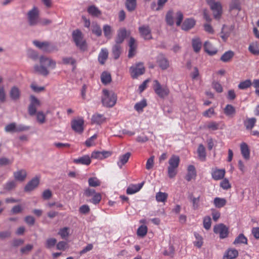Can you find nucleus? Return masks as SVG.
<instances>
[{
    "label": "nucleus",
    "mask_w": 259,
    "mask_h": 259,
    "mask_svg": "<svg viewBox=\"0 0 259 259\" xmlns=\"http://www.w3.org/2000/svg\"><path fill=\"white\" fill-rule=\"evenodd\" d=\"M39 63L40 65H35L34 66V70L45 76L50 73L48 68L55 69L56 65L55 61L45 56H41L39 57Z\"/></svg>",
    "instance_id": "obj_1"
},
{
    "label": "nucleus",
    "mask_w": 259,
    "mask_h": 259,
    "mask_svg": "<svg viewBox=\"0 0 259 259\" xmlns=\"http://www.w3.org/2000/svg\"><path fill=\"white\" fill-rule=\"evenodd\" d=\"M117 101V96L112 90L103 89L101 102L104 106L106 107H112L115 105Z\"/></svg>",
    "instance_id": "obj_2"
},
{
    "label": "nucleus",
    "mask_w": 259,
    "mask_h": 259,
    "mask_svg": "<svg viewBox=\"0 0 259 259\" xmlns=\"http://www.w3.org/2000/svg\"><path fill=\"white\" fill-rule=\"evenodd\" d=\"M72 37L76 46L81 51L84 52L88 50V46L86 41L84 39L83 34L79 29L73 31Z\"/></svg>",
    "instance_id": "obj_3"
},
{
    "label": "nucleus",
    "mask_w": 259,
    "mask_h": 259,
    "mask_svg": "<svg viewBox=\"0 0 259 259\" xmlns=\"http://www.w3.org/2000/svg\"><path fill=\"white\" fill-rule=\"evenodd\" d=\"M180 162V157L176 155H172L169 159L167 175L169 178L172 179L177 175Z\"/></svg>",
    "instance_id": "obj_4"
},
{
    "label": "nucleus",
    "mask_w": 259,
    "mask_h": 259,
    "mask_svg": "<svg viewBox=\"0 0 259 259\" xmlns=\"http://www.w3.org/2000/svg\"><path fill=\"white\" fill-rule=\"evenodd\" d=\"M206 1L212 12L214 18L216 20H220L223 14V8L221 3L215 2V0Z\"/></svg>",
    "instance_id": "obj_5"
},
{
    "label": "nucleus",
    "mask_w": 259,
    "mask_h": 259,
    "mask_svg": "<svg viewBox=\"0 0 259 259\" xmlns=\"http://www.w3.org/2000/svg\"><path fill=\"white\" fill-rule=\"evenodd\" d=\"M153 89L155 93L161 98H164L168 95L169 90L166 85L162 86L157 80L153 81Z\"/></svg>",
    "instance_id": "obj_6"
},
{
    "label": "nucleus",
    "mask_w": 259,
    "mask_h": 259,
    "mask_svg": "<svg viewBox=\"0 0 259 259\" xmlns=\"http://www.w3.org/2000/svg\"><path fill=\"white\" fill-rule=\"evenodd\" d=\"M39 19V11L36 7H34L27 13L28 22L30 26L37 24Z\"/></svg>",
    "instance_id": "obj_7"
},
{
    "label": "nucleus",
    "mask_w": 259,
    "mask_h": 259,
    "mask_svg": "<svg viewBox=\"0 0 259 259\" xmlns=\"http://www.w3.org/2000/svg\"><path fill=\"white\" fill-rule=\"evenodd\" d=\"M131 76L133 78H136L139 76L142 75L145 71V68L143 64L141 62L136 63L130 68Z\"/></svg>",
    "instance_id": "obj_8"
},
{
    "label": "nucleus",
    "mask_w": 259,
    "mask_h": 259,
    "mask_svg": "<svg viewBox=\"0 0 259 259\" xmlns=\"http://www.w3.org/2000/svg\"><path fill=\"white\" fill-rule=\"evenodd\" d=\"M213 232L215 234H219L221 239L227 237L229 233L228 228L222 223L215 225L213 227Z\"/></svg>",
    "instance_id": "obj_9"
},
{
    "label": "nucleus",
    "mask_w": 259,
    "mask_h": 259,
    "mask_svg": "<svg viewBox=\"0 0 259 259\" xmlns=\"http://www.w3.org/2000/svg\"><path fill=\"white\" fill-rule=\"evenodd\" d=\"M84 120L82 118L73 119L71 121V125L72 130L76 133L81 134L84 131Z\"/></svg>",
    "instance_id": "obj_10"
},
{
    "label": "nucleus",
    "mask_w": 259,
    "mask_h": 259,
    "mask_svg": "<svg viewBox=\"0 0 259 259\" xmlns=\"http://www.w3.org/2000/svg\"><path fill=\"white\" fill-rule=\"evenodd\" d=\"M30 103L28 106V113L31 116H33L36 113V108L39 106V101L34 96H30Z\"/></svg>",
    "instance_id": "obj_11"
},
{
    "label": "nucleus",
    "mask_w": 259,
    "mask_h": 259,
    "mask_svg": "<svg viewBox=\"0 0 259 259\" xmlns=\"http://www.w3.org/2000/svg\"><path fill=\"white\" fill-rule=\"evenodd\" d=\"M33 44L37 48L45 52L50 53L52 51L50 43L48 41H40L35 40L33 41Z\"/></svg>",
    "instance_id": "obj_12"
},
{
    "label": "nucleus",
    "mask_w": 259,
    "mask_h": 259,
    "mask_svg": "<svg viewBox=\"0 0 259 259\" xmlns=\"http://www.w3.org/2000/svg\"><path fill=\"white\" fill-rule=\"evenodd\" d=\"M139 31L144 39L149 40L152 38L151 30L148 25H142L139 27Z\"/></svg>",
    "instance_id": "obj_13"
},
{
    "label": "nucleus",
    "mask_w": 259,
    "mask_h": 259,
    "mask_svg": "<svg viewBox=\"0 0 259 259\" xmlns=\"http://www.w3.org/2000/svg\"><path fill=\"white\" fill-rule=\"evenodd\" d=\"M156 63L162 70H165L169 67V61L163 54H159L156 57Z\"/></svg>",
    "instance_id": "obj_14"
},
{
    "label": "nucleus",
    "mask_w": 259,
    "mask_h": 259,
    "mask_svg": "<svg viewBox=\"0 0 259 259\" xmlns=\"http://www.w3.org/2000/svg\"><path fill=\"white\" fill-rule=\"evenodd\" d=\"M112 152L109 151H95L92 152L91 158L100 160L106 158L110 156Z\"/></svg>",
    "instance_id": "obj_15"
},
{
    "label": "nucleus",
    "mask_w": 259,
    "mask_h": 259,
    "mask_svg": "<svg viewBox=\"0 0 259 259\" xmlns=\"http://www.w3.org/2000/svg\"><path fill=\"white\" fill-rule=\"evenodd\" d=\"M226 170L225 169H219L218 168H215L212 170L211 177L214 180L219 181L224 178Z\"/></svg>",
    "instance_id": "obj_16"
},
{
    "label": "nucleus",
    "mask_w": 259,
    "mask_h": 259,
    "mask_svg": "<svg viewBox=\"0 0 259 259\" xmlns=\"http://www.w3.org/2000/svg\"><path fill=\"white\" fill-rule=\"evenodd\" d=\"M39 183V179L38 177H36L32 179L28 182L24 187V191L25 192H30L36 188Z\"/></svg>",
    "instance_id": "obj_17"
},
{
    "label": "nucleus",
    "mask_w": 259,
    "mask_h": 259,
    "mask_svg": "<svg viewBox=\"0 0 259 259\" xmlns=\"http://www.w3.org/2000/svg\"><path fill=\"white\" fill-rule=\"evenodd\" d=\"M196 21L194 18H189L186 19L181 25V28L185 31H188L194 27Z\"/></svg>",
    "instance_id": "obj_18"
},
{
    "label": "nucleus",
    "mask_w": 259,
    "mask_h": 259,
    "mask_svg": "<svg viewBox=\"0 0 259 259\" xmlns=\"http://www.w3.org/2000/svg\"><path fill=\"white\" fill-rule=\"evenodd\" d=\"M9 95L12 100H19L21 97V91L17 86H13L10 90Z\"/></svg>",
    "instance_id": "obj_19"
},
{
    "label": "nucleus",
    "mask_w": 259,
    "mask_h": 259,
    "mask_svg": "<svg viewBox=\"0 0 259 259\" xmlns=\"http://www.w3.org/2000/svg\"><path fill=\"white\" fill-rule=\"evenodd\" d=\"M127 35V31L125 28H121L117 31V36L115 38V43L121 44L122 43Z\"/></svg>",
    "instance_id": "obj_20"
},
{
    "label": "nucleus",
    "mask_w": 259,
    "mask_h": 259,
    "mask_svg": "<svg viewBox=\"0 0 259 259\" xmlns=\"http://www.w3.org/2000/svg\"><path fill=\"white\" fill-rule=\"evenodd\" d=\"M27 175V171L24 169H21L14 172L13 177L15 180L19 182H23Z\"/></svg>",
    "instance_id": "obj_21"
},
{
    "label": "nucleus",
    "mask_w": 259,
    "mask_h": 259,
    "mask_svg": "<svg viewBox=\"0 0 259 259\" xmlns=\"http://www.w3.org/2000/svg\"><path fill=\"white\" fill-rule=\"evenodd\" d=\"M144 182H143L138 184L130 185L126 189V193L127 194H133L138 192L142 188Z\"/></svg>",
    "instance_id": "obj_22"
},
{
    "label": "nucleus",
    "mask_w": 259,
    "mask_h": 259,
    "mask_svg": "<svg viewBox=\"0 0 259 259\" xmlns=\"http://www.w3.org/2000/svg\"><path fill=\"white\" fill-rule=\"evenodd\" d=\"M91 157L88 155H85L83 156L74 159L73 162L76 164H80L82 165H89L91 163Z\"/></svg>",
    "instance_id": "obj_23"
},
{
    "label": "nucleus",
    "mask_w": 259,
    "mask_h": 259,
    "mask_svg": "<svg viewBox=\"0 0 259 259\" xmlns=\"http://www.w3.org/2000/svg\"><path fill=\"white\" fill-rule=\"evenodd\" d=\"M196 177V171L195 167L193 165H190L187 168V174L186 176V180L189 182L192 179H195Z\"/></svg>",
    "instance_id": "obj_24"
},
{
    "label": "nucleus",
    "mask_w": 259,
    "mask_h": 259,
    "mask_svg": "<svg viewBox=\"0 0 259 259\" xmlns=\"http://www.w3.org/2000/svg\"><path fill=\"white\" fill-rule=\"evenodd\" d=\"M192 46L194 51L198 53L202 48V42L200 38L195 37L192 39Z\"/></svg>",
    "instance_id": "obj_25"
},
{
    "label": "nucleus",
    "mask_w": 259,
    "mask_h": 259,
    "mask_svg": "<svg viewBox=\"0 0 259 259\" xmlns=\"http://www.w3.org/2000/svg\"><path fill=\"white\" fill-rule=\"evenodd\" d=\"M238 255L237 250L234 248L228 249L223 256V259H234Z\"/></svg>",
    "instance_id": "obj_26"
},
{
    "label": "nucleus",
    "mask_w": 259,
    "mask_h": 259,
    "mask_svg": "<svg viewBox=\"0 0 259 259\" xmlns=\"http://www.w3.org/2000/svg\"><path fill=\"white\" fill-rule=\"evenodd\" d=\"M204 50L205 52L210 55H213L217 53V50L214 48L212 44L208 41H206L204 44Z\"/></svg>",
    "instance_id": "obj_27"
},
{
    "label": "nucleus",
    "mask_w": 259,
    "mask_h": 259,
    "mask_svg": "<svg viewBox=\"0 0 259 259\" xmlns=\"http://www.w3.org/2000/svg\"><path fill=\"white\" fill-rule=\"evenodd\" d=\"M122 52V48L120 44L114 45L112 48V54L115 60H117L120 57Z\"/></svg>",
    "instance_id": "obj_28"
},
{
    "label": "nucleus",
    "mask_w": 259,
    "mask_h": 259,
    "mask_svg": "<svg viewBox=\"0 0 259 259\" xmlns=\"http://www.w3.org/2000/svg\"><path fill=\"white\" fill-rule=\"evenodd\" d=\"M197 151L198 158L202 161H205L206 156V150L204 146L202 144L199 145Z\"/></svg>",
    "instance_id": "obj_29"
},
{
    "label": "nucleus",
    "mask_w": 259,
    "mask_h": 259,
    "mask_svg": "<svg viewBox=\"0 0 259 259\" xmlns=\"http://www.w3.org/2000/svg\"><path fill=\"white\" fill-rule=\"evenodd\" d=\"M224 112L227 116L233 117L235 115L236 109L233 105L227 104L224 109Z\"/></svg>",
    "instance_id": "obj_30"
},
{
    "label": "nucleus",
    "mask_w": 259,
    "mask_h": 259,
    "mask_svg": "<svg viewBox=\"0 0 259 259\" xmlns=\"http://www.w3.org/2000/svg\"><path fill=\"white\" fill-rule=\"evenodd\" d=\"M241 152L243 157L246 159H248L250 157V152L247 144L243 142L240 145Z\"/></svg>",
    "instance_id": "obj_31"
},
{
    "label": "nucleus",
    "mask_w": 259,
    "mask_h": 259,
    "mask_svg": "<svg viewBox=\"0 0 259 259\" xmlns=\"http://www.w3.org/2000/svg\"><path fill=\"white\" fill-rule=\"evenodd\" d=\"M131 155V153L130 152H127L119 156V161L117 162V165L120 168H121L122 166L128 161Z\"/></svg>",
    "instance_id": "obj_32"
},
{
    "label": "nucleus",
    "mask_w": 259,
    "mask_h": 259,
    "mask_svg": "<svg viewBox=\"0 0 259 259\" xmlns=\"http://www.w3.org/2000/svg\"><path fill=\"white\" fill-rule=\"evenodd\" d=\"M108 56V51L107 49H102L98 56V61L100 63L103 65Z\"/></svg>",
    "instance_id": "obj_33"
},
{
    "label": "nucleus",
    "mask_w": 259,
    "mask_h": 259,
    "mask_svg": "<svg viewBox=\"0 0 259 259\" xmlns=\"http://www.w3.org/2000/svg\"><path fill=\"white\" fill-rule=\"evenodd\" d=\"M105 119L106 118L103 115L98 113L94 114L92 117V122L97 124H102L105 121Z\"/></svg>",
    "instance_id": "obj_34"
},
{
    "label": "nucleus",
    "mask_w": 259,
    "mask_h": 259,
    "mask_svg": "<svg viewBox=\"0 0 259 259\" xmlns=\"http://www.w3.org/2000/svg\"><path fill=\"white\" fill-rule=\"evenodd\" d=\"M125 6L129 12L134 11L137 7L136 0H125Z\"/></svg>",
    "instance_id": "obj_35"
},
{
    "label": "nucleus",
    "mask_w": 259,
    "mask_h": 259,
    "mask_svg": "<svg viewBox=\"0 0 259 259\" xmlns=\"http://www.w3.org/2000/svg\"><path fill=\"white\" fill-rule=\"evenodd\" d=\"M256 121V119L254 117L246 119V120L244 121V124L246 129L249 130H251L254 127Z\"/></svg>",
    "instance_id": "obj_36"
},
{
    "label": "nucleus",
    "mask_w": 259,
    "mask_h": 259,
    "mask_svg": "<svg viewBox=\"0 0 259 259\" xmlns=\"http://www.w3.org/2000/svg\"><path fill=\"white\" fill-rule=\"evenodd\" d=\"M227 203V201L225 198L215 197L213 200V204L217 208H221L224 206Z\"/></svg>",
    "instance_id": "obj_37"
},
{
    "label": "nucleus",
    "mask_w": 259,
    "mask_h": 259,
    "mask_svg": "<svg viewBox=\"0 0 259 259\" xmlns=\"http://www.w3.org/2000/svg\"><path fill=\"white\" fill-rule=\"evenodd\" d=\"M103 29L105 37L108 39H111L112 35L111 27L108 24H106L103 26Z\"/></svg>",
    "instance_id": "obj_38"
},
{
    "label": "nucleus",
    "mask_w": 259,
    "mask_h": 259,
    "mask_svg": "<svg viewBox=\"0 0 259 259\" xmlns=\"http://www.w3.org/2000/svg\"><path fill=\"white\" fill-rule=\"evenodd\" d=\"M233 244L234 245H236L238 244H247V238L243 234H240L235 239L233 242Z\"/></svg>",
    "instance_id": "obj_39"
},
{
    "label": "nucleus",
    "mask_w": 259,
    "mask_h": 259,
    "mask_svg": "<svg viewBox=\"0 0 259 259\" xmlns=\"http://www.w3.org/2000/svg\"><path fill=\"white\" fill-rule=\"evenodd\" d=\"M147 101L146 99H143L140 102L137 103L134 106L135 109L138 112L143 111V108L147 106Z\"/></svg>",
    "instance_id": "obj_40"
},
{
    "label": "nucleus",
    "mask_w": 259,
    "mask_h": 259,
    "mask_svg": "<svg viewBox=\"0 0 259 259\" xmlns=\"http://www.w3.org/2000/svg\"><path fill=\"white\" fill-rule=\"evenodd\" d=\"M173 14L172 10H170L168 11L165 16V21L167 24L170 26L174 24Z\"/></svg>",
    "instance_id": "obj_41"
},
{
    "label": "nucleus",
    "mask_w": 259,
    "mask_h": 259,
    "mask_svg": "<svg viewBox=\"0 0 259 259\" xmlns=\"http://www.w3.org/2000/svg\"><path fill=\"white\" fill-rule=\"evenodd\" d=\"M102 82L104 84H107L111 81V76L109 73L104 71L101 76Z\"/></svg>",
    "instance_id": "obj_42"
},
{
    "label": "nucleus",
    "mask_w": 259,
    "mask_h": 259,
    "mask_svg": "<svg viewBox=\"0 0 259 259\" xmlns=\"http://www.w3.org/2000/svg\"><path fill=\"white\" fill-rule=\"evenodd\" d=\"M234 53L232 51L226 52L221 57V60L224 62H227L234 56Z\"/></svg>",
    "instance_id": "obj_43"
},
{
    "label": "nucleus",
    "mask_w": 259,
    "mask_h": 259,
    "mask_svg": "<svg viewBox=\"0 0 259 259\" xmlns=\"http://www.w3.org/2000/svg\"><path fill=\"white\" fill-rule=\"evenodd\" d=\"M168 197V194L165 192H159L156 194V200L159 202H164Z\"/></svg>",
    "instance_id": "obj_44"
},
{
    "label": "nucleus",
    "mask_w": 259,
    "mask_h": 259,
    "mask_svg": "<svg viewBox=\"0 0 259 259\" xmlns=\"http://www.w3.org/2000/svg\"><path fill=\"white\" fill-rule=\"evenodd\" d=\"M88 12L93 16H98L101 14V11L95 6H90L88 9Z\"/></svg>",
    "instance_id": "obj_45"
},
{
    "label": "nucleus",
    "mask_w": 259,
    "mask_h": 259,
    "mask_svg": "<svg viewBox=\"0 0 259 259\" xmlns=\"http://www.w3.org/2000/svg\"><path fill=\"white\" fill-rule=\"evenodd\" d=\"M16 185V182L14 180L9 181L4 186V189L10 191L14 189Z\"/></svg>",
    "instance_id": "obj_46"
},
{
    "label": "nucleus",
    "mask_w": 259,
    "mask_h": 259,
    "mask_svg": "<svg viewBox=\"0 0 259 259\" xmlns=\"http://www.w3.org/2000/svg\"><path fill=\"white\" fill-rule=\"evenodd\" d=\"M189 199L192 202L193 208L194 210L197 209L199 207V203L200 201V197H194L192 195H191L189 197Z\"/></svg>",
    "instance_id": "obj_47"
},
{
    "label": "nucleus",
    "mask_w": 259,
    "mask_h": 259,
    "mask_svg": "<svg viewBox=\"0 0 259 259\" xmlns=\"http://www.w3.org/2000/svg\"><path fill=\"white\" fill-rule=\"evenodd\" d=\"M251 85V81L250 79H246L245 80L241 81L238 85V87L240 90H245L249 88Z\"/></svg>",
    "instance_id": "obj_48"
},
{
    "label": "nucleus",
    "mask_w": 259,
    "mask_h": 259,
    "mask_svg": "<svg viewBox=\"0 0 259 259\" xmlns=\"http://www.w3.org/2000/svg\"><path fill=\"white\" fill-rule=\"evenodd\" d=\"M203 227L207 230H208L211 225V220L209 216H206L203 218Z\"/></svg>",
    "instance_id": "obj_49"
},
{
    "label": "nucleus",
    "mask_w": 259,
    "mask_h": 259,
    "mask_svg": "<svg viewBox=\"0 0 259 259\" xmlns=\"http://www.w3.org/2000/svg\"><path fill=\"white\" fill-rule=\"evenodd\" d=\"M147 233V227L145 225H141L137 230V235L142 237H144Z\"/></svg>",
    "instance_id": "obj_50"
},
{
    "label": "nucleus",
    "mask_w": 259,
    "mask_h": 259,
    "mask_svg": "<svg viewBox=\"0 0 259 259\" xmlns=\"http://www.w3.org/2000/svg\"><path fill=\"white\" fill-rule=\"evenodd\" d=\"M69 228L66 227L61 228L59 230L58 234L62 238L67 237L69 234Z\"/></svg>",
    "instance_id": "obj_51"
},
{
    "label": "nucleus",
    "mask_w": 259,
    "mask_h": 259,
    "mask_svg": "<svg viewBox=\"0 0 259 259\" xmlns=\"http://www.w3.org/2000/svg\"><path fill=\"white\" fill-rule=\"evenodd\" d=\"M219 123L215 121H211L207 124L206 127L209 130L216 131L219 128Z\"/></svg>",
    "instance_id": "obj_52"
},
{
    "label": "nucleus",
    "mask_w": 259,
    "mask_h": 259,
    "mask_svg": "<svg viewBox=\"0 0 259 259\" xmlns=\"http://www.w3.org/2000/svg\"><path fill=\"white\" fill-rule=\"evenodd\" d=\"M89 184L91 187H97L100 185V182L97 178H90L88 180Z\"/></svg>",
    "instance_id": "obj_53"
},
{
    "label": "nucleus",
    "mask_w": 259,
    "mask_h": 259,
    "mask_svg": "<svg viewBox=\"0 0 259 259\" xmlns=\"http://www.w3.org/2000/svg\"><path fill=\"white\" fill-rule=\"evenodd\" d=\"M195 237L197 240L194 242V245L198 248H200L203 244V241L202 237L198 233H194Z\"/></svg>",
    "instance_id": "obj_54"
},
{
    "label": "nucleus",
    "mask_w": 259,
    "mask_h": 259,
    "mask_svg": "<svg viewBox=\"0 0 259 259\" xmlns=\"http://www.w3.org/2000/svg\"><path fill=\"white\" fill-rule=\"evenodd\" d=\"M57 243V240L55 238H51L48 239L46 242V247L50 249L54 247Z\"/></svg>",
    "instance_id": "obj_55"
},
{
    "label": "nucleus",
    "mask_w": 259,
    "mask_h": 259,
    "mask_svg": "<svg viewBox=\"0 0 259 259\" xmlns=\"http://www.w3.org/2000/svg\"><path fill=\"white\" fill-rule=\"evenodd\" d=\"M36 114L37 121L40 124L45 123L46 121V116L44 113L41 111H39Z\"/></svg>",
    "instance_id": "obj_56"
},
{
    "label": "nucleus",
    "mask_w": 259,
    "mask_h": 259,
    "mask_svg": "<svg viewBox=\"0 0 259 259\" xmlns=\"http://www.w3.org/2000/svg\"><path fill=\"white\" fill-rule=\"evenodd\" d=\"M6 132H17L16 124L14 122L7 125L5 128Z\"/></svg>",
    "instance_id": "obj_57"
},
{
    "label": "nucleus",
    "mask_w": 259,
    "mask_h": 259,
    "mask_svg": "<svg viewBox=\"0 0 259 259\" xmlns=\"http://www.w3.org/2000/svg\"><path fill=\"white\" fill-rule=\"evenodd\" d=\"M92 32L94 34H96L97 36H100L102 34V29L100 26L95 24L93 26Z\"/></svg>",
    "instance_id": "obj_58"
},
{
    "label": "nucleus",
    "mask_w": 259,
    "mask_h": 259,
    "mask_svg": "<svg viewBox=\"0 0 259 259\" xmlns=\"http://www.w3.org/2000/svg\"><path fill=\"white\" fill-rule=\"evenodd\" d=\"M63 63L64 64H71L72 65L75 66L76 60L73 59L72 57H63L62 58Z\"/></svg>",
    "instance_id": "obj_59"
},
{
    "label": "nucleus",
    "mask_w": 259,
    "mask_h": 259,
    "mask_svg": "<svg viewBox=\"0 0 259 259\" xmlns=\"http://www.w3.org/2000/svg\"><path fill=\"white\" fill-rule=\"evenodd\" d=\"M97 135L96 134L94 135L86 140L85 142V145L88 147L94 145V141L97 139Z\"/></svg>",
    "instance_id": "obj_60"
},
{
    "label": "nucleus",
    "mask_w": 259,
    "mask_h": 259,
    "mask_svg": "<svg viewBox=\"0 0 259 259\" xmlns=\"http://www.w3.org/2000/svg\"><path fill=\"white\" fill-rule=\"evenodd\" d=\"M221 187L224 190H228L231 187V184L227 179H224L220 183Z\"/></svg>",
    "instance_id": "obj_61"
},
{
    "label": "nucleus",
    "mask_w": 259,
    "mask_h": 259,
    "mask_svg": "<svg viewBox=\"0 0 259 259\" xmlns=\"http://www.w3.org/2000/svg\"><path fill=\"white\" fill-rule=\"evenodd\" d=\"M154 156H151L147 160L146 164V168L148 170L152 169L154 166Z\"/></svg>",
    "instance_id": "obj_62"
},
{
    "label": "nucleus",
    "mask_w": 259,
    "mask_h": 259,
    "mask_svg": "<svg viewBox=\"0 0 259 259\" xmlns=\"http://www.w3.org/2000/svg\"><path fill=\"white\" fill-rule=\"evenodd\" d=\"M101 200V195L100 193H95L93 196V198L91 200H90V202L94 203V204H97L100 202Z\"/></svg>",
    "instance_id": "obj_63"
},
{
    "label": "nucleus",
    "mask_w": 259,
    "mask_h": 259,
    "mask_svg": "<svg viewBox=\"0 0 259 259\" xmlns=\"http://www.w3.org/2000/svg\"><path fill=\"white\" fill-rule=\"evenodd\" d=\"M249 52L254 55H259V49L257 46L250 45L248 47Z\"/></svg>",
    "instance_id": "obj_64"
}]
</instances>
